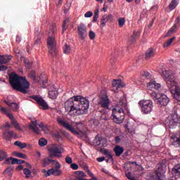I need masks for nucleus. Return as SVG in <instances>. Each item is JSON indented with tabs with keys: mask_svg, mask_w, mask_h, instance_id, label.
<instances>
[{
	"mask_svg": "<svg viewBox=\"0 0 180 180\" xmlns=\"http://www.w3.org/2000/svg\"><path fill=\"white\" fill-rule=\"evenodd\" d=\"M65 109L70 116L86 115L89 109V100L81 96H75L65 103Z\"/></svg>",
	"mask_w": 180,
	"mask_h": 180,
	"instance_id": "nucleus-1",
	"label": "nucleus"
},
{
	"mask_svg": "<svg viewBox=\"0 0 180 180\" xmlns=\"http://www.w3.org/2000/svg\"><path fill=\"white\" fill-rule=\"evenodd\" d=\"M127 109V103L124 97L120 98V101L117 103L115 108H112L111 114V120L117 124H122L124 122L125 115L124 110Z\"/></svg>",
	"mask_w": 180,
	"mask_h": 180,
	"instance_id": "nucleus-2",
	"label": "nucleus"
},
{
	"mask_svg": "<svg viewBox=\"0 0 180 180\" xmlns=\"http://www.w3.org/2000/svg\"><path fill=\"white\" fill-rule=\"evenodd\" d=\"M9 82L13 89L22 94H27V90L30 88V83L26 79V77L19 76L15 73L10 75Z\"/></svg>",
	"mask_w": 180,
	"mask_h": 180,
	"instance_id": "nucleus-3",
	"label": "nucleus"
},
{
	"mask_svg": "<svg viewBox=\"0 0 180 180\" xmlns=\"http://www.w3.org/2000/svg\"><path fill=\"white\" fill-rule=\"evenodd\" d=\"M163 75L165 77L166 84L171 94H173L174 99L180 103V86L176 85V83L175 82V76L172 74H169L168 72H165Z\"/></svg>",
	"mask_w": 180,
	"mask_h": 180,
	"instance_id": "nucleus-4",
	"label": "nucleus"
},
{
	"mask_svg": "<svg viewBox=\"0 0 180 180\" xmlns=\"http://www.w3.org/2000/svg\"><path fill=\"white\" fill-rule=\"evenodd\" d=\"M58 123L64 127L66 130H68V131H70V133H72L75 136H77L79 139H81L85 136V131H84L82 129H81V127L77 126L76 128L70 124V123H68L67 122L64 121V120L58 119Z\"/></svg>",
	"mask_w": 180,
	"mask_h": 180,
	"instance_id": "nucleus-5",
	"label": "nucleus"
},
{
	"mask_svg": "<svg viewBox=\"0 0 180 180\" xmlns=\"http://www.w3.org/2000/svg\"><path fill=\"white\" fill-rule=\"evenodd\" d=\"M51 29L52 30V34L49 33V38L47 40V46L49 49V53H51L52 57H56L57 56V48L56 44V39H54V34L56 33V25H51Z\"/></svg>",
	"mask_w": 180,
	"mask_h": 180,
	"instance_id": "nucleus-6",
	"label": "nucleus"
},
{
	"mask_svg": "<svg viewBox=\"0 0 180 180\" xmlns=\"http://www.w3.org/2000/svg\"><path fill=\"white\" fill-rule=\"evenodd\" d=\"M139 105L141 108V112L145 115H150V112H153V108L154 105L151 100H141L139 102Z\"/></svg>",
	"mask_w": 180,
	"mask_h": 180,
	"instance_id": "nucleus-7",
	"label": "nucleus"
},
{
	"mask_svg": "<svg viewBox=\"0 0 180 180\" xmlns=\"http://www.w3.org/2000/svg\"><path fill=\"white\" fill-rule=\"evenodd\" d=\"M165 172V165L160 163L157 165V169L155 171V176L151 175L148 180H161V176L162 174Z\"/></svg>",
	"mask_w": 180,
	"mask_h": 180,
	"instance_id": "nucleus-8",
	"label": "nucleus"
},
{
	"mask_svg": "<svg viewBox=\"0 0 180 180\" xmlns=\"http://www.w3.org/2000/svg\"><path fill=\"white\" fill-rule=\"evenodd\" d=\"M49 151L50 153L49 158H53V157H58L60 158L63 155H61V153H63V148L59 145H52V146L49 148Z\"/></svg>",
	"mask_w": 180,
	"mask_h": 180,
	"instance_id": "nucleus-9",
	"label": "nucleus"
},
{
	"mask_svg": "<svg viewBox=\"0 0 180 180\" xmlns=\"http://www.w3.org/2000/svg\"><path fill=\"white\" fill-rule=\"evenodd\" d=\"M77 33L80 40H85V39H86L88 32L86 31V26H85V24L81 23L77 25Z\"/></svg>",
	"mask_w": 180,
	"mask_h": 180,
	"instance_id": "nucleus-10",
	"label": "nucleus"
},
{
	"mask_svg": "<svg viewBox=\"0 0 180 180\" xmlns=\"http://www.w3.org/2000/svg\"><path fill=\"white\" fill-rule=\"evenodd\" d=\"M28 77L29 78H30V79H32L34 82H37L38 84H41L42 82L43 88H46V84L49 82V81L47 80V77L46 76H45V80H41V77H39V79H38L37 77H36V72L34 70H31L28 75Z\"/></svg>",
	"mask_w": 180,
	"mask_h": 180,
	"instance_id": "nucleus-11",
	"label": "nucleus"
},
{
	"mask_svg": "<svg viewBox=\"0 0 180 180\" xmlns=\"http://www.w3.org/2000/svg\"><path fill=\"white\" fill-rule=\"evenodd\" d=\"M31 98L32 99H34V101H37V105L41 106V109L44 110H48V109H49V104H47L43 98L39 96H32Z\"/></svg>",
	"mask_w": 180,
	"mask_h": 180,
	"instance_id": "nucleus-12",
	"label": "nucleus"
},
{
	"mask_svg": "<svg viewBox=\"0 0 180 180\" xmlns=\"http://www.w3.org/2000/svg\"><path fill=\"white\" fill-rule=\"evenodd\" d=\"M158 106L162 108V106H167L169 103V98L165 94H161L160 97L155 101Z\"/></svg>",
	"mask_w": 180,
	"mask_h": 180,
	"instance_id": "nucleus-13",
	"label": "nucleus"
},
{
	"mask_svg": "<svg viewBox=\"0 0 180 180\" xmlns=\"http://www.w3.org/2000/svg\"><path fill=\"white\" fill-rule=\"evenodd\" d=\"M110 103L109 98L108 96L105 95L101 98L98 105L103 108V109H109Z\"/></svg>",
	"mask_w": 180,
	"mask_h": 180,
	"instance_id": "nucleus-14",
	"label": "nucleus"
},
{
	"mask_svg": "<svg viewBox=\"0 0 180 180\" xmlns=\"http://www.w3.org/2000/svg\"><path fill=\"white\" fill-rule=\"evenodd\" d=\"M16 134L13 131H11L9 129H6L3 132V139L4 140H7V141H11L13 137H16Z\"/></svg>",
	"mask_w": 180,
	"mask_h": 180,
	"instance_id": "nucleus-15",
	"label": "nucleus"
},
{
	"mask_svg": "<svg viewBox=\"0 0 180 180\" xmlns=\"http://www.w3.org/2000/svg\"><path fill=\"white\" fill-rule=\"evenodd\" d=\"M11 98H12V96H8L7 97V100H5L4 102V103H6L7 105L11 108V110H18L19 105H18V103H13L11 101Z\"/></svg>",
	"mask_w": 180,
	"mask_h": 180,
	"instance_id": "nucleus-16",
	"label": "nucleus"
},
{
	"mask_svg": "<svg viewBox=\"0 0 180 180\" xmlns=\"http://www.w3.org/2000/svg\"><path fill=\"white\" fill-rule=\"evenodd\" d=\"M112 20H113V15H112V14H109L108 15H104L101 21V26H102V27H105V26H106V23L108 22H112Z\"/></svg>",
	"mask_w": 180,
	"mask_h": 180,
	"instance_id": "nucleus-17",
	"label": "nucleus"
},
{
	"mask_svg": "<svg viewBox=\"0 0 180 180\" xmlns=\"http://www.w3.org/2000/svg\"><path fill=\"white\" fill-rule=\"evenodd\" d=\"M171 142L174 147H180V132L172 136Z\"/></svg>",
	"mask_w": 180,
	"mask_h": 180,
	"instance_id": "nucleus-18",
	"label": "nucleus"
},
{
	"mask_svg": "<svg viewBox=\"0 0 180 180\" xmlns=\"http://www.w3.org/2000/svg\"><path fill=\"white\" fill-rule=\"evenodd\" d=\"M50 175L60 176V175H61V170L60 169L51 168L47 171V173L45 174V176H50Z\"/></svg>",
	"mask_w": 180,
	"mask_h": 180,
	"instance_id": "nucleus-19",
	"label": "nucleus"
},
{
	"mask_svg": "<svg viewBox=\"0 0 180 180\" xmlns=\"http://www.w3.org/2000/svg\"><path fill=\"white\" fill-rule=\"evenodd\" d=\"M112 89L111 91H113L114 92H117V89L119 88H123V85L122 84V82L120 79H114L112 83Z\"/></svg>",
	"mask_w": 180,
	"mask_h": 180,
	"instance_id": "nucleus-20",
	"label": "nucleus"
},
{
	"mask_svg": "<svg viewBox=\"0 0 180 180\" xmlns=\"http://www.w3.org/2000/svg\"><path fill=\"white\" fill-rule=\"evenodd\" d=\"M30 129L32 131L35 133V134H40V129L37 127V120L31 121V123L30 124Z\"/></svg>",
	"mask_w": 180,
	"mask_h": 180,
	"instance_id": "nucleus-21",
	"label": "nucleus"
},
{
	"mask_svg": "<svg viewBox=\"0 0 180 180\" xmlns=\"http://www.w3.org/2000/svg\"><path fill=\"white\" fill-rule=\"evenodd\" d=\"M7 116L9 117L10 120H11V124H13V126H14L15 129L20 131V130H22V128H20V126L19 125V123H18V121L15 120L13 115L8 112Z\"/></svg>",
	"mask_w": 180,
	"mask_h": 180,
	"instance_id": "nucleus-22",
	"label": "nucleus"
},
{
	"mask_svg": "<svg viewBox=\"0 0 180 180\" xmlns=\"http://www.w3.org/2000/svg\"><path fill=\"white\" fill-rule=\"evenodd\" d=\"M147 88L148 89L155 88L157 91H160V89H161V84L157 83L155 81H152L147 84Z\"/></svg>",
	"mask_w": 180,
	"mask_h": 180,
	"instance_id": "nucleus-23",
	"label": "nucleus"
},
{
	"mask_svg": "<svg viewBox=\"0 0 180 180\" xmlns=\"http://www.w3.org/2000/svg\"><path fill=\"white\" fill-rule=\"evenodd\" d=\"M12 60L11 55H0V64H8Z\"/></svg>",
	"mask_w": 180,
	"mask_h": 180,
	"instance_id": "nucleus-24",
	"label": "nucleus"
},
{
	"mask_svg": "<svg viewBox=\"0 0 180 180\" xmlns=\"http://www.w3.org/2000/svg\"><path fill=\"white\" fill-rule=\"evenodd\" d=\"M103 141H105V139L99 137V135H96L93 141V143L94 144V146H101V147H103Z\"/></svg>",
	"mask_w": 180,
	"mask_h": 180,
	"instance_id": "nucleus-25",
	"label": "nucleus"
},
{
	"mask_svg": "<svg viewBox=\"0 0 180 180\" xmlns=\"http://www.w3.org/2000/svg\"><path fill=\"white\" fill-rule=\"evenodd\" d=\"M113 150L115 153L116 157H120L122 153H124V148L120 146H115Z\"/></svg>",
	"mask_w": 180,
	"mask_h": 180,
	"instance_id": "nucleus-26",
	"label": "nucleus"
},
{
	"mask_svg": "<svg viewBox=\"0 0 180 180\" xmlns=\"http://www.w3.org/2000/svg\"><path fill=\"white\" fill-rule=\"evenodd\" d=\"M58 96V91L56 89H53V90H51L49 91V97L51 99H57V97Z\"/></svg>",
	"mask_w": 180,
	"mask_h": 180,
	"instance_id": "nucleus-27",
	"label": "nucleus"
},
{
	"mask_svg": "<svg viewBox=\"0 0 180 180\" xmlns=\"http://www.w3.org/2000/svg\"><path fill=\"white\" fill-rule=\"evenodd\" d=\"M68 26H70V18H65L63 20V25H62V33L65 32V30L68 29Z\"/></svg>",
	"mask_w": 180,
	"mask_h": 180,
	"instance_id": "nucleus-28",
	"label": "nucleus"
},
{
	"mask_svg": "<svg viewBox=\"0 0 180 180\" xmlns=\"http://www.w3.org/2000/svg\"><path fill=\"white\" fill-rule=\"evenodd\" d=\"M145 57L146 60H148V58H153V57H154V49L153 48L148 49L146 52Z\"/></svg>",
	"mask_w": 180,
	"mask_h": 180,
	"instance_id": "nucleus-29",
	"label": "nucleus"
},
{
	"mask_svg": "<svg viewBox=\"0 0 180 180\" xmlns=\"http://www.w3.org/2000/svg\"><path fill=\"white\" fill-rule=\"evenodd\" d=\"M53 158H45L42 162V167L44 168L46 167H49L50 165L51 162L52 163L53 162Z\"/></svg>",
	"mask_w": 180,
	"mask_h": 180,
	"instance_id": "nucleus-30",
	"label": "nucleus"
},
{
	"mask_svg": "<svg viewBox=\"0 0 180 180\" xmlns=\"http://www.w3.org/2000/svg\"><path fill=\"white\" fill-rule=\"evenodd\" d=\"M172 174L174 175V176H179L180 175V165H177L174 166V167L172 169Z\"/></svg>",
	"mask_w": 180,
	"mask_h": 180,
	"instance_id": "nucleus-31",
	"label": "nucleus"
},
{
	"mask_svg": "<svg viewBox=\"0 0 180 180\" xmlns=\"http://www.w3.org/2000/svg\"><path fill=\"white\" fill-rule=\"evenodd\" d=\"M179 4V0H172L170 4H169V8L170 11H174L178 4Z\"/></svg>",
	"mask_w": 180,
	"mask_h": 180,
	"instance_id": "nucleus-32",
	"label": "nucleus"
},
{
	"mask_svg": "<svg viewBox=\"0 0 180 180\" xmlns=\"http://www.w3.org/2000/svg\"><path fill=\"white\" fill-rule=\"evenodd\" d=\"M39 127H40V129H41L42 131L45 132V133H49V131L50 130V127L44 124V122H41V124H39Z\"/></svg>",
	"mask_w": 180,
	"mask_h": 180,
	"instance_id": "nucleus-33",
	"label": "nucleus"
},
{
	"mask_svg": "<svg viewBox=\"0 0 180 180\" xmlns=\"http://www.w3.org/2000/svg\"><path fill=\"white\" fill-rule=\"evenodd\" d=\"M4 174L5 175H7V176H10L11 178V176H13V168H12L11 167H7L4 170Z\"/></svg>",
	"mask_w": 180,
	"mask_h": 180,
	"instance_id": "nucleus-34",
	"label": "nucleus"
},
{
	"mask_svg": "<svg viewBox=\"0 0 180 180\" xmlns=\"http://www.w3.org/2000/svg\"><path fill=\"white\" fill-rule=\"evenodd\" d=\"M140 36V32H134V34H132L130 41L131 43H135L136 40H137V39H139Z\"/></svg>",
	"mask_w": 180,
	"mask_h": 180,
	"instance_id": "nucleus-35",
	"label": "nucleus"
},
{
	"mask_svg": "<svg viewBox=\"0 0 180 180\" xmlns=\"http://www.w3.org/2000/svg\"><path fill=\"white\" fill-rule=\"evenodd\" d=\"M178 30V25L176 24H174L167 32V36H171L174 32H176Z\"/></svg>",
	"mask_w": 180,
	"mask_h": 180,
	"instance_id": "nucleus-36",
	"label": "nucleus"
},
{
	"mask_svg": "<svg viewBox=\"0 0 180 180\" xmlns=\"http://www.w3.org/2000/svg\"><path fill=\"white\" fill-rule=\"evenodd\" d=\"M14 146H16L20 148H26V147H27V144H26V143H21L20 141H16L14 143Z\"/></svg>",
	"mask_w": 180,
	"mask_h": 180,
	"instance_id": "nucleus-37",
	"label": "nucleus"
},
{
	"mask_svg": "<svg viewBox=\"0 0 180 180\" xmlns=\"http://www.w3.org/2000/svg\"><path fill=\"white\" fill-rule=\"evenodd\" d=\"M13 154L14 157H18V158H23L24 160H26V158H27V156H26V155L16 151H14Z\"/></svg>",
	"mask_w": 180,
	"mask_h": 180,
	"instance_id": "nucleus-38",
	"label": "nucleus"
},
{
	"mask_svg": "<svg viewBox=\"0 0 180 180\" xmlns=\"http://www.w3.org/2000/svg\"><path fill=\"white\" fill-rule=\"evenodd\" d=\"M52 167L56 168V169H60L61 168V165L58 162V160H52Z\"/></svg>",
	"mask_w": 180,
	"mask_h": 180,
	"instance_id": "nucleus-39",
	"label": "nucleus"
},
{
	"mask_svg": "<svg viewBox=\"0 0 180 180\" xmlns=\"http://www.w3.org/2000/svg\"><path fill=\"white\" fill-rule=\"evenodd\" d=\"M63 53L64 54H70L71 53V47L67 44H65L63 46Z\"/></svg>",
	"mask_w": 180,
	"mask_h": 180,
	"instance_id": "nucleus-40",
	"label": "nucleus"
},
{
	"mask_svg": "<svg viewBox=\"0 0 180 180\" xmlns=\"http://www.w3.org/2000/svg\"><path fill=\"white\" fill-rule=\"evenodd\" d=\"M175 37H173L172 38H170L169 40H167L166 42L164 43L163 47H169L172 42L175 40Z\"/></svg>",
	"mask_w": 180,
	"mask_h": 180,
	"instance_id": "nucleus-41",
	"label": "nucleus"
},
{
	"mask_svg": "<svg viewBox=\"0 0 180 180\" xmlns=\"http://www.w3.org/2000/svg\"><path fill=\"white\" fill-rule=\"evenodd\" d=\"M127 171H129V169L125 170V172H126L125 175H126V176L128 179H129V180H138L134 177V176H133V174H131V173L130 172H127Z\"/></svg>",
	"mask_w": 180,
	"mask_h": 180,
	"instance_id": "nucleus-42",
	"label": "nucleus"
},
{
	"mask_svg": "<svg viewBox=\"0 0 180 180\" xmlns=\"http://www.w3.org/2000/svg\"><path fill=\"white\" fill-rule=\"evenodd\" d=\"M8 157V153L4 150H0V161H4Z\"/></svg>",
	"mask_w": 180,
	"mask_h": 180,
	"instance_id": "nucleus-43",
	"label": "nucleus"
},
{
	"mask_svg": "<svg viewBox=\"0 0 180 180\" xmlns=\"http://www.w3.org/2000/svg\"><path fill=\"white\" fill-rule=\"evenodd\" d=\"M39 145L41 147H44V146H47V140L44 138H41L39 140Z\"/></svg>",
	"mask_w": 180,
	"mask_h": 180,
	"instance_id": "nucleus-44",
	"label": "nucleus"
},
{
	"mask_svg": "<svg viewBox=\"0 0 180 180\" xmlns=\"http://www.w3.org/2000/svg\"><path fill=\"white\" fill-rule=\"evenodd\" d=\"M98 18H99V8H97L96 10L94 11L93 22H96V20H98Z\"/></svg>",
	"mask_w": 180,
	"mask_h": 180,
	"instance_id": "nucleus-45",
	"label": "nucleus"
},
{
	"mask_svg": "<svg viewBox=\"0 0 180 180\" xmlns=\"http://www.w3.org/2000/svg\"><path fill=\"white\" fill-rule=\"evenodd\" d=\"M133 164H135V165L137 167L139 165L137 164V162H127L125 165V170L129 171V169H127L128 167H129V168H131L130 166Z\"/></svg>",
	"mask_w": 180,
	"mask_h": 180,
	"instance_id": "nucleus-46",
	"label": "nucleus"
},
{
	"mask_svg": "<svg viewBox=\"0 0 180 180\" xmlns=\"http://www.w3.org/2000/svg\"><path fill=\"white\" fill-rule=\"evenodd\" d=\"M24 64L26 68H28V70H30V68H32V62H30L28 59L24 60Z\"/></svg>",
	"mask_w": 180,
	"mask_h": 180,
	"instance_id": "nucleus-47",
	"label": "nucleus"
},
{
	"mask_svg": "<svg viewBox=\"0 0 180 180\" xmlns=\"http://www.w3.org/2000/svg\"><path fill=\"white\" fill-rule=\"evenodd\" d=\"M23 171L26 178H29L30 175H32V171H30L29 169L25 168Z\"/></svg>",
	"mask_w": 180,
	"mask_h": 180,
	"instance_id": "nucleus-48",
	"label": "nucleus"
},
{
	"mask_svg": "<svg viewBox=\"0 0 180 180\" xmlns=\"http://www.w3.org/2000/svg\"><path fill=\"white\" fill-rule=\"evenodd\" d=\"M104 154L107 155V158H109L110 161H113V155H112V153L109 150H105Z\"/></svg>",
	"mask_w": 180,
	"mask_h": 180,
	"instance_id": "nucleus-49",
	"label": "nucleus"
},
{
	"mask_svg": "<svg viewBox=\"0 0 180 180\" xmlns=\"http://www.w3.org/2000/svg\"><path fill=\"white\" fill-rule=\"evenodd\" d=\"M125 22H126V20L124 18H120L118 20V25H119L120 27H123V25H124Z\"/></svg>",
	"mask_w": 180,
	"mask_h": 180,
	"instance_id": "nucleus-50",
	"label": "nucleus"
},
{
	"mask_svg": "<svg viewBox=\"0 0 180 180\" xmlns=\"http://www.w3.org/2000/svg\"><path fill=\"white\" fill-rule=\"evenodd\" d=\"M95 36H96L95 32H94V31H92V30H90L89 32V37L90 40H94L95 39Z\"/></svg>",
	"mask_w": 180,
	"mask_h": 180,
	"instance_id": "nucleus-51",
	"label": "nucleus"
},
{
	"mask_svg": "<svg viewBox=\"0 0 180 180\" xmlns=\"http://www.w3.org/2000/svg\"><path fill=\"white\" fill-rule=\"evenodd\" d=\"M41 43V39L40 37H37L34 42V46H39Z\"/></svg>",
	"mask_w": 180,
	"mask_h": 180,
	"instance_id": "nucleus-52",
	"label": "nucleus"
},
{
	"mask_svg": "<svg viewBox=\"0 0 180 180\" xmlns=\"http://www.w3.org/2000/svg\"><path fill=\"white\" fill-rule=\"evenodd\" d=\"M168 125H169V129H172V127H174V126L176 125V122H174V120H172L169 121Z\"/></svg>",
	"mask_w": 180,
	"mask_h": 180,
	"instance_id": "nucleus-53",
	"label": "nucleus"
},
{
	"mask_svg": "<svg viewBox=\"0 0 180 180\" xmlns=\"http://www.w3.org/2000/svg\"><path fill=\"white\" fill-rule=\"evenodd\" d=\"M65 160L67 164H72V158L70 156H67Z\"/></svg>",
	"mask_w": 180,
	"mask_h": 180,
	"instance_id": "nucleus-54",
	"label": "nucleus"
},
{
	"mask_svg": "<svg viewBox=\"0 0 180 180\" xmlns=\"http://www.w3.org/2000/svg\"><path fill=\"white\" fill-rule=\"evenodd\" d=\"M150 96L153 98L155 102L158 99V95L154 92L150 94Z\"/></svg>",
	"mask_w": 180,
	"mask_h": 180,
	"instance_id": "nucleus-55",
	"label": "nucleus"
},
{
	"mask_svg": "<svg viewBox=\"0 0 180 180\" xmlns=\"http://www.w3.org/2000/svg\"><path fill=\"white\" fill-rule=\"evenodd\" d=\"M94 15V13H92V11H87L85 14H84V18H91V16Z\"/></svg>",
	"mask_w": 180,
	"mask_h": 180,
	"instance_id": "nucleus-56",
	"label": "nucleus"
},
{
	"mask_svg": "<svg viewBox=\"0 0 180 180\" xmlns=\"http://www.w3.org/2000/svg\"><path fill=\"white\" fill-rule=\"evenodd\" d=\"M70 168H72V169H78L79 167L78 166V165H77V163H72L70 165Z\"/></svg>",
	"mask_w": 180,
	"mask_h": 180,
	"instance_id": "nucleus-57",
	"label": "nucleus"
},
{
	"mask_svg": "<svg viewBox=\"0 0 180 180\" xmlns=\"http://www.w3.org/2000/svg\"><path fill=\"white\" fill-rule=\"evenodd\" d=\"M11 164L12 165H15V164H18V158L11 157Z\"/></svg>",
	"mask_w": 180,
	"mask_h": 180,
	"instance_id": "nucleus-58",
	"label": "nucleus"
},
{
	"mask_svg": "<svg viewBox=\"0 0 180 180\" xmlns=\"http://www.w3.org/2000/svg\"><path fill=\"white\" fill-rule=\"evenodd\" d=\"M1 112H2V113H4V115H8V113H9V112H8V110H6V108L4 107L1 108Z\"/></svg>",
	"mask_w": 180,
	"mask_h": 180,
	"instance_id": "nucleus-59",
	"label": "nucleus"
},
{
	"mask_svg": "<svg viewBox=\"0 0 180 180\" xmlns=\"http://www.w3.org/2000/svg\"><path fill=\"white\" fill-rule=\"evenodd\" d=\"M6 70H8V67L1 64L0 65V71H6Z\"/></svg>",
	"mask_w": 180,
	"mask_h": 180,
	"instance_id": "nucleus-60",
	"label": "nucleus"
},
{
	"mask_svg": "<svg viewBox=\"0 0 180 180\" xmlns=\"http://www.w3.org/2000/svg\"><path fill=\"white\" fill-rule=\"evenodd\" d=\"M174 22V25H178L179 26H180V17H176Z\"/></svg>",
	"mask_w": 180,
	"mask_h": 180,
	"instance_id": "nucleus-61",
	"label": "nucleus"
},
{
	"mask_svg": "<svg viewBox=\"0 0 180 180\" xmlns=\"http://www.w3.org/2000/svg\"><path fill=\"white\" fill-rule=\"evenodd\" d=\"M57 6H61L63 5V0H56Z\"/></svg>",
	"mask_w": 180,
	"mask_h": 180,
	"instance_id": "nucleus-62",
	"label": "nucleus"
},
{
	"mask_svg": "<svg viewBox=\"0 0 180 180\" xmlns=\"http://www.w3.org/2000/svg\"><path fill=\"white\" fill-rule=\"evenodd\" d=\"M120 137H119V136H115V143H116V144H119V143H120Z\"/></svg>",
	"mask_w": 180,
	"mask_h": 180,
	"instance_id": "nucleus-63",
	"label": "nucleus"
},
{
	"mask_svg": "<svg viewBox=\"0 0 180 180\" xmlns=\"http://www.w3.org/2000/svg\"><path fill=\"white\" fill-rule=\"evenodd\" d=\"M11 161H12V159L11 158L6 159L4 164H11Z\"/></svg>",
	"mask_w": 180,
	"mask_h": 180,
	"instance_id": "nucleus-64",
	"label": "nucleus"
}]
</instances>
